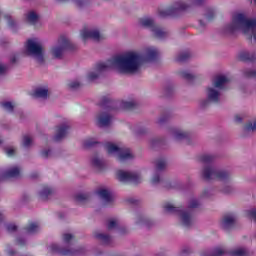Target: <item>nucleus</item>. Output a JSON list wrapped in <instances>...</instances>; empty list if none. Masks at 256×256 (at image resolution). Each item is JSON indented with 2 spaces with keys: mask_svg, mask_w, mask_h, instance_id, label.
<instances>
[{
  "mask_svg": "<svg viewBox=\"0 0 256 256\" xmlns=\"http://www.w3.org/2000/svg\"><path fill=\"white\" fill-rule=\"evenodd\" d=\"M215 18V10H208L203 20H199L200 27H207L209 21H213Z\"/></svg>",
  "mask_w": 256,
  "mask_h": 256,
  "instance_id": "nucleus-24",
  "label": "nucleus"
},
{
  "mask_svg": "<svg viewBox=\"0 0 256 256\" xmlns=\"http://www.w3.org/2000/svg\"><path fill=\"white\" fill-rule=\"evenodd\" d=\"M236 221L237 216H235V214H226L222 217L220 221V227L221 229H224V231H229V229L235 226Z\"/></svg>",
  "mask_w": 256,
  "mask_h": 256,
  "instance_id": "nucleus-15",
  "label": "nucleus"
},
{
  "mask_svg": "<svg viewBox=\"0 0 256 256\" xmlns=\"http://www.w3.org/2000/svg\"><path fill=\"white\" fill-rule=\"evenodd\" d=\"M116 177L118 181L121 183H134V185H139V183H143V176L141 172H129L125 170H118L116 172Z\"/></svg>",
  "mask_w": 256,
  "mask_h": 256,
  "instance_id": "nucleus-10",
  "label": "nucleus"
},
{
  "mask_svg": "<svg viewBox=\"0 0 256 256\" xmlns=\"http://www.w3.org/2000/svg\"><path fill=\"white\" fill-rule=\"evenodd\" d=\"M1 107L4 109V111H7V113H13V110L15 109V103L9 101L2 102Z\"/></svg>",
  "mask_w": 256,
  "mask_h": 256,
  "instance_id": "nucleus-31",
  "label": "nucleus"
},
{
  "mask_svg": "<svg viewBox=\"0 0 256 256\" xmlns=\"http://www.w3.org/2000/svg\"><path fill=\"white\" fill-rule=\"evenodd\" d=\"M5 219V214L3 212H0V223Z\"/></svg>",
  "mask_w": 256,
  "mask_h": 256,
  "instance_id": "nucleus-60",
  "label": "nucleus"
},
{
  "mask_svg": "<svg viewBox=\"0 0 256 256\" xmlns=\"http://www.w3.org/2000/svg\"><path fill=\"white\" fill-rule=\"evenodd\" d=\"M21 175V167L14 165L10 166L3 172L4 179H11L13 177H19Z\"/></svg>",
  "mask_w": 256,
  "mask_h": 256,
  "instance_id": "nucleus-20",
  "label": "nucleus"
},
{
  "mask_svg": "<svg viewBox=\"0 0 256 256\" xmlns=\"http://www.w3.org/2000/svg\"><path fill=\"white\" fill-rule=\"evenodd\" d=\"M92 166L101 171V169L105 168V160L99 158L98 156H94L92 158Z\"/></svg>",
  "mask_w": 256,
  "mask_h": 256,
  "instance_id": "nucleus-27",
  "label": "nucleus"
},
{
  "mask_svg": "<svg viewBox=\"0 0 256 256\" xmlns=\"http://www.w3.org/2000/svg\"><path fill=\"white\" fill-rule=\"evenodd\" d=\"M206 97L199 101V106L202 109L209 107L210 103H219L221 101V90L214 85L209 86L206 89Z\"/></svg>",
  "mask_w": 256,
  "mask_h": 256,
  "instance_id": "nucleus-9",
  "label": "nucleus"
},
{
  "mask_svg": "<svg viewBox=\"0 0 256 256\" xmlns=\"http://www.w3.org/2000/svg\"><path fill=\"white\" fill-rule=\"evenodd\" d=\"M163 209L165 213H177L179 221L183 227H191L195 222L193 214L190 211L183 210L181 207H177L171 202L164 203Z\"/></svg>",
  "mask_w": 256,
  "mask_h": 256,
  "instance_id": "nucleus-6",
  "label": "nucleus"
},
{
  "mask_svg": "<svg viewBox=\"0 0 256 256\" xmlns=\"http://www.w3.org/2000/svg\"><path fill=\"white\" fill-rule=\"evenodd\" d=\"M211 195H213V191L209 188L204 189L201 193L202 199H208Z\"/></svg>",
  "mask_w": 256,
  "mask_h": 256,
  "instance_id": "nucleus-46",
  "label": "nucleus"
},
{
  "mask_svg": "<svg viewBox=\"0 0 256 256\" xmlns=\"http://www.w3.org/2000/svg\"><path fill=\"white\" fill-rule=\"evenodd\" d=\"M105 149L108 155L115 157L120 161V163H124V161H131V159L135 157L129 148L119 146L111 142L105 144Z\"/></svg>",
  "mask_w": 256,
  "mask_h": 256,
  "instance_id": "nucleus-7",
  "label": "nucleus"
},
{
  "mask_svg": "<svg viewBox=\"0 0 256 256\" xmlns=\"http://www.w3.org/2000/svg\"><path fill=\"white\" fill-rule=\"evenodd\" d=\"M75 199H76V201H79V202L87 201V194H83V193L77 194L75 196Z\"/></svg>",
  "mask_w": 256,
  "mask_h": 256,
  "instance_id": "nucleus-48",
  "label": "nucleus"
},
{
  "mask_svg": "<svg viewBox=\"0 0 256 256\" xmlns=\"http://www.w3.org/2000/svg\"><path fill=\"white\" fill-rule=\"evenodd\" d=\"M202 163H213L215 161V155L213 154H204L201 156Z\"/></svg>",
  "mask_w": 256,
  "mask_h": 256,
  "instance_id": "nucleus-40",
  "label": "nucleus"
},
{
  "mask_svg": "<svg viewBox=\"0 0 256 256\" xmlns=\"http://www.w3.org/2000/svg\"><path fill=\"white\" fill-rule=\"evenodd\" d=\"M7 231H9L10 233L13 231H17V226L15 224H8L6 226Z\"/></svg>",
  "mask_w": 256,
  "mask_h": 256,
  "instance_id": "nucleus-53",
  "label": "nucleus"
},
{
  "mask_svg": "<svg viewBox=\"0 0 256 256\" xmlns=\"http://www.w3.org/2000/svg\"><path fill=\"white\" fill-rule=\"evenodd\" d=\"M147 224V219L143 216L138 217L136 220V225H146Z\"/></svg>",
  "mask_w": 256,
  "mask_h": 256,
  "instance_id": "nucleus-50",
  "label": "nucleus"
},
{
  "mask_svg": "<svg viewBox=\"0 0 256 256\" xmlns=\"http://www.w3.org/2000/svg\"><path fill=\"white\" fill-rule=\"evenodd\" d=\"M241 31L247 39H253L256 43V19H250L243 13H237L232 17V22L226 26L227 33Z\"/></svg>",
  "mask_w": 256,
  "mask_h": 256,
  "instance_id": "nucleus-2",
  "label": "nucleus"
},
{
  "mask_svg": "<svg viewBox=\"0 0 256 256\" xmlns=\"http://www.w3.org/2000/svg\"><path fill=\"white\" fill-rule=\"evenodd\" d=\"M0 145H3V139L0 138Z\"/></svg>",
  "mask_w": 256,
  "mask_h": 256,
  "instance_id": "nucleus-62",
  "label": "nucleus"
},
{
  "mask_svg": "<svg viewBox=\"0 0 256 256\" xmlns=\"http://www.w3.org/2000/svg\"><path fill=\"white\" fill-rule=\"evenodd\" d=\"M189 135H191L189 131L184 130L183 128L170 129V136L175 141H183L184 139H188Z\"/></svg>",
  "mask_w": 256,
  "mask_h": 256,
  "instance_id": "nucleus-18",
  "label": "nucleus"
},
{
  "mask_svg": "<svg viewBox=\"0 0 256 256\" xmlns=\"http://www.w3.org/2000/svg\"><path fill=\"white\" fill-rule=\"evenodd\" d=\"M53 195H57V188L49 185L42 186L38 191V196L42 201H47V199L53 197Z\"/></svg>",
  "mask_w": 256,
  "mask_h": 256,
  "instance_id": "nucleus-17",
  "label": "nucleus"
},
{
  "mask_svg": "<svg viewBox=\"0 0 256 256\" xmlns=\"http://www.w3.org/2000/svg\"><path fill=\"white\" fill-rule=\"evenodd\" d=\"M5 19L9 25V27H15V20L11 16L6 15Z\"/></svg>",
  "mask_w": 256,
  "mask_h": 256,
  "instance_id": "nucleus-49",
  "label": "nucleus"
},
{
  "mask_svg": "<svg viewBox=\"0 0 256 256\" xmlns=\"http://www.w3.org/2000/svg\"><path fill=\"white\" fill-rule=\"evenodd\" d=\"M156 57H159V50L153 46L144 48L142 52L128 51L97 63L87 77L89 81H95L109 69H113L116 73L122 75H137V73H141L143 63L155 61Z\"/></svg>",
  "mask_w": 256,
  "mask_h": 256,
  "instance_id": "nucleus-1",
  "label": "nucleus"
},
{
  "mask_svg": "<svg viewBox=\"0 0 256 256\" xmlns=\"http://www.w3.org/2000/svg\"><path fill=\"white\" fill-rule=\"evenodd\" d=\"M74 3H75V5H77L78 7H83L84 1H83V0H75Z\"/></svg>",
  "mask_w": 256,
  "mask_h": 256,
  "instance_id": "nucleus-59",
  "label": "nucleus"
},
{
  "mask_svg": "<svg viewBox=\"0 0 256 256\" xmlns=\"http://www.w3.org/2000/svg\"><path fill=\"white\" fill-rule=\"evenodd\" d=\"M161 183V175H159L157 172H155L151 178H150V185L153 187L159 185Z\"/></svg>",
  "mask_w": 256,
  "mask_h": 256,
  "instance_id": "nucleus-36",
  "label": "nucleus"
},
{
  "mask_svg": "<svg viewBox=\"0 0 256 256\" xmlns=\"http://www.w3.org/2000/svg\"><path fill=\"white\" fill-rule=\"evenodd\" d=\"M221 255H225V249L223 248L214 249L212 254L209 252H204L201 254V256H221Z\"/></svg>",
  "mask_w": 256,
  "mask_h": 256,
  "instance_id": "nucleus-34",
  "label": "nucleus"
},
{
  "mask_svg": "<svg viewBox=\"0 0 256 256\" xmlns=\"http://www.w3.org/2000/svg\"><path fill=\"white\" fill-rule=\"evenodd\" d=\"M244 131L245 133H256V119L249 121L244 126Z\"/></svg>",
  "mask_w": 256,
  "mask_h": 256,
  "instance_id": "nucleus-28",
  "label": "nucleus"
},
{
  "mask_svg": "<svg viewBox=\"0 0 256 256\" xmlns=\"http://www.w3.org/2000/svg\"><path fill=\"white\" fill-rule=\"evenodd\" d=\"M179 75L186 81H193L195 79V75H193V73H191L189 70H181Z\"/></svg>",
  "mask_w": 256,
  "mask_h": 256,
  "instance_id": "nucleus-29",
  "label": "nucleus"
},
{
  "mask_svg": "<svg viewBox=\"0 0 256 256\" xmlns=\"http://www.w3.org/2000/svg\"><path fill=\"white\" fill-rule=\"evenodd\" d=\"M95 123L98 127H109L113 123V115L109 110H103L96 114Z\"/></svg>",
  "mask_w": 256,
  "mask_h": 256,
  "instance_id": "nucleus-12",
  "label": "nucleus"
},
{
  "mask_svg": "<svg viewBox=\"0 0 256 256\" xmlns=\"http://www.w3.org/2000/svg\"><path fill=\"white\" fill-rule=\"evenodd\" d=\"M229 81H231V77H229V75L219 74L212 79V85L222 91V89H225V85H227Z\"/></svg>",
  "mask_w": 256,
  "mask_h": 256,
  "instance_id": "nucleus-16",
  "label": "nucleus"
},
{
  "mask_svg": "<svg viewBox=\"0 0 256 256\" xmlns=\"http://www.w3.org/2000/svg\"><path fill=\"white\" fill-rule=\"evenodd\" d=\"M41 157L43 159H49L53 157V151L51 149H44L41 151Z\"/></svg>",
  "mask_w": 256,
  "mask_h": 256,
  "instance_id": "nucleus-45",
  "label": "nucleus"
},
{
  "mask_svg": "<svg viewBox=\"0 0 256 256\" xmlns=\"http://www.w3.org/2000/svg\"><path fill=\"white\" fill-rule=\"evenodd\" d=\"M254 3L256 4V0H254Z\"/></svg>",
  "mask_w": 256,
  "mask_h": 256,
  "instance_id": "nucleus-63",
  "label": "nucleus"
},
{
  "mask_svg": "<svg viewBox=\"0 0 256 256\" xmlns=\"http://www.w3.org/2000/svg\"><path fill=\"white\" fill-rule=\"evenodd\" d=\"M25 233H28L29 235H34V233H39L41 231V226L37 223H30L25 227Z\"/></svg>",
  "mask_w": 256,
  "mask_h": 256,
  "instance_id": "nucleus-26",
  "label": "nucleus"
},
{
  "mask_svg": "<svg viewBox=\"0 0 256 256\" xmlns=\"http://www.w3.org/2000/svg\"><path fill=\"white\" fill-rule=\"evenodd\" d=\"M51 248H52V251H55L56 253H60V255H77V253H83V249H78L74 251L64 250L58 244H52Z\"/></svg>",
  "mask_w": 256,
  "mask_h": 256,
  "instance_id": "nucleus-22",
  "label": "nucleus"
},
{
  "mask_svg": "<svg viewBox=\"0 0 256 256\" xmlns=\"http://www.w3.org/2000/svg\"><path fill=\"white\" fill-rule=\"evenodd\" d=\"M33 145V138L29 135H25L22 138V147H25L28 149V147H31Z\"/></svg>",
  "mask_w": 256,
  "mask_h": 256,
  "instance_id": "nucleus-35",
  "label": "nucleus"
},
{
  "mask_svg": "<svg viewBox=\"0 0 256 256\" xmlns=\"http://www.w3.org/2000/svg\"><path fill=\"white\" fill-rule=\"evenodd\" d=\"M68 87H70V89H77V87H79V82L78 81H72L68 84Z\"/></svg>",
  "mask_w": 256,
  "mask_h": 256,
  "instance_id": "nucleus-54",
  "label": "nucleus"
},
{
  "mask_svg": "<svg viewBox=\"0 0 256 256\" xmlns=\"http://www.w3.org/2000/svg\"><path fill=\"white\" fill-rule=\"evenodd\" d=\"M34 97H36L37 99H47V97H49V87H37L34 91Z\"/></svg>",
  "mask_w": 256,
  "mask_h": 256,
  "instance_id": "nucleus-23",
  "label": "nucleus"
},
{
  "mask_svg": "<svg viewBox=\"0 0 256 256\" xmlns=\"http://www.w3.org/2000/svg\"><path fill=\"white\" fill-rule=\"evenodd\" d=\"M14 253H15V251H13V250L8 251V255H13Z\"/></svg>",
  "mask_w": 256,
  "mask_h": 256,
  "instance_id": "nucleus-61",
  "label": "nucleus"
},
{
  "mask_svg": "<svg viewBox=\"0 0 256 256\" xmlns=\"http://www.w3.org/2000/svg\"><path fill=\"white\" fill-rule=\"evenodd\" d=\"M235 123H242L243 122V116L240 114L235 115L234 117Z\"/></svg>",
  "mask_w": 256,
  "mask_h": 256,
  "instance_id": "nucleus-57",
  "label": "nucleus"
},
{
  "mask_svg": "<svg viewBox=\"0 0 256 256\" xmlns=\"http://www.w3.org/2000/svg\"><path fill=\"white\" fill-rule=\"evenodd\" d=\"M97 141L94 138H87L83 140L82 145L85 147V149H89V147H93Z\"/></svg>",
  "mask_w": 256,
  "mask_h": 256,
  "instance_id": "nucleus-41",
  "label": "nucleus"
},
{
  "mask_svg": "<svg viewBox=\"0 0 256 256\" xmlns=\"http://www.w3.org/2000/svg\"><path fill=\"white\" fill-rule=\"evenodd\" d=\"M97 195L106 204L113 202V193H111V190H109L108 188L98 189Z\"/></svg>",
  "mask_w": 256,
  "mask_h": 256,
  "instance_id": "nucleus-19",
  "label": "nucleus"
},
{
  "mask_svg": "<svg viewBox=\"0 0 256 256\" xmlns=\"http://www.w3.org/2000/svg\"><path fill=\"white\" fill-rule=\"evenodd\" d=\"M80 37L84 41H87V39H93V41H101L102 39H105V36H103L97 28H84L80 32Z\"/></svg>",
  "mask_w": 256,
  "mask_h": 256,
  "instance_id": "nucleus-13",
  "label": "nucleus"
},
{
  "mask_svg": "<svg viewBox=\"0 0 256 256\" xmlns=\"http://www.w3.org/2000/svg\"><path fill=\"white\" fill-rule=\"evenodd\" d=\"M107 229L109 231H115V229H119V220H117V219L108 220Z\"/></svg>",
  "mask_w": 256,
  "mask_h": 256,
  "instance_id": "nucleus-32",
  "label": "nucleus"
},
{
  "mask_svg": "<svg viewBox=\"0 0 256 256\" xmlns=\"http://www.w3.org/2000/svg\"><path fill=\"white\" fill-rule=\"evenodd\" d=\"M68 47L69 39H67L65 36H61L50 48V55L53 57V59H61L63 57V53H65V49H68Z\"/></svg>",
  "mask_w": 256,
  "mask_h": 256,
  "instance_id": "nucleus-11",
  "label": "nucleus"
},
{
  "mask_svg": "<svg viewBox=\"0 0 256 256\" xmlns=\"http://www.w3.org/2000/svg\"><path fill=\"white\" fill-rule=\"evenodd\" d=\"M26 21L30 25H35V23H37V21H39V14H37V12H35L33 10L29 11L26 14Z\"/></svg>",
  "mask_w": 256,
  "mask_h": 256,
  "instance_id": "nucleus-25",
  "label": "nucleus"
},
{
  "mask_svg": "<svg viewBox=\"0 0 256 256\" xmlns=\"http://www.w3.org/2000/svg\"><path fill=\"white\" fill-rule=\"evenodd\" d=\"M27 243V241L23 238H17L16 240V244L19 245V247H23V245H25Z\"/></svg>",
  "mask_w": 256,
  "mask_h": 256,
  "instance_id": "nucleus-55",
  "label": "nucleus"
},
{
  "mask_svg": "<svg viewBox=\"0 0 256 256\" xmlns=\"http://www.w3.org/2000/svg\"><path fill=\"white\" fill-rule=\"evenodd\" d=\"M122 107H124L125 109H129V107H133V104L130 102H123Z\"/></svg>",
  "mask_w": 256,
  "mask_h": 256,
  "instance_id": "nucleus-58",
  "label": "nucleus"
},
{
  "mask_svg": "<svg viewBox=\"0 0 256 256\" xmlns=\"http://www.w3.org/2000/svg\"><path fill=\"white\" fill-rule=\"evenodd\" d=\"M147 131H149L147 127H140V128H137L136 133L137 135H145Z\"/></svg>",
  "mask_w": 256,
  "mask_h": 256,
  "instance_id": "nucleus-51",
  "label": "nucleus"
},
{
  "mask_svg": "<svg viewBox=\"0 0 256 256\" xmlns=\"http://www.w3.org/2000/svg\"><path fill=\"white\" fill-rule=\"evenodd\" d=\"M155 167L157 171H163L167 167V160L165 158H159L155 161Z\"/></svg>",
  "mask_w": 256,
  "mask_h": 256,
  "instance_id": "nucleus-30",
  "label": "nucleus"
},
{
  "mask_svg": "<svg viewBox=\"0 0 256 256\" xmlns=\"http://www.w3.org/2000/svg\"><path fill=\"white\" fill-rule=\"evenodd\" d=\"M201 176L206 181H211V179H217L221 181L223 186L221 187V192L225 195H229V193L233 192V187L229 184L231 181V173L227 170H217L216 168L205 166L201 171Z\"/></svg>",
  "mask_w": 256,
  "mask_h": 256,
  "instance_id": "nucleus-3",
  "label": "nucleus"
},
{
  "mask_svg": "<svg viewBox=\"0 0 256 256\" xmlns=\"http://www.w3.org/2000/svg\"><path fill=\"white\" fill-rule=\"evenodd\" d=\"M189 57H191V53H189V52H181V53H179L176 56V61L181 63L183 61H187V59H189Z\"/></svg>",
  "mask_w": 256,
  "mask_h": 256,
  "instance_id": "nucleus-37",
  "label": "nucleus"
},
{
  "mask_svg": "<svg viewBox=\"0 0 256 256\" xmlns=\"http://www.w3.org/2000/svg\"><path fill=\"white\" fill-rule=\"evenodd\" d=\"M96 239L101 241L104 244L111 243V236L103 233H96L95 234Z\"/></svg>",
  "mask_w": 256,
  "mask_h": 256,
  "instance_id": "nucleus-33",
  "label": "nucleus"
},
{
  "mask_svg": "<svg viewBox=\"0 0 256 256\" xmlns=\"http://www.w3.org/2000/svg\"><path fill=\"white\" fill-rule=\"evenodd\" d=\"M25 51L30 57H33L35 61L43 64L45 63V49L43 48V42L39 38H31L27 40L25 44Z\"/></svg>",
  "mask_w": 256,
  "mask_h": 256,
  "instance_id": "nucleus-4",
  "label": "nucleus"
},
{
  "mask_svg": "<svg viewBox=\"0 0 256 256\" xmlns=\"http://www.w3.org/2000/svg\"><path fill=\"white\" fill-rule=\"evenodd\" d=\"M73 239H75V237L69 233H65L62 236V241L65 245H69V243H72Z\"/></svg>",
  "mask_w": 256,
  "mask_h": 256,
  "instance_id": "nucleus-43",
  "label": "nucleus"
},
{
  "mask_svg": "<svg viewBox=\"0 0 256 256\" xmlns=\"http://www.w3.org/2000/svg\"><path fill=\"white\" fill-rule=\"evenodd\" d=\"M7 73V66L0 63V76L5 75Z\"/></svg>",
  "mask_w": 256,
  "mask_h": 256,
  "instance_id": "nucleus-56",
  "label": "nucleus"
},
{
  "mask_svg": "<svg viewBox=\"0 0 256 256\" xmlns=\"http://www.w3.org/2000/svg\"><path fill=\"white\" fill-rule=\"evenodd\" d=\"M248 217H250V219H254V221H256V209L249 210Z\"/></svg>",
  "mask_w": 256,
  "mask_h": 256,
  "instance_id": "nucleus-52",
  "label": "nucleus"
},
{
  "mask_svg": "<svg viewBox=\"0 0 256 256\" xmlns=\"http://www.w3.org/2000/svg\"><path fill=\"white\" fill-rule=\"evenodd\" d=\"M140 27H145V29H149L151 33L156 37V39H165L166 37H169V32L155 24V20L149 17L140 18L138 21Z\"/></svg>",
  "mask_w": 256,
  "mask_h": 256,
  "instance_id": "nucleus-8",
  "label": "nucleus"
},
{
  "mask_svg": "<svg viewBox=\"0 0 256 256\" xmlns=\"http://www.w3.org/2000/svg\"><path fill=\"white\" fill-rule=\"evenodd\" d=\"M70 129L71 125H69L67 121L58 124L55 128L54 141H62V139H65V137L69 135Z\"/></svg>",
  "mask_w": 256,
  "mask_h": 256,
  "instance_id": "nucleus-14",
  "label": "nucleus"
},
{
  "mask_svg": "<svg viewBox=\"0 0 256 256\" xmlns=\"http://www.w3.org/2000/svg\"><path fill=\"white\" fill-rule=\"evenodd\" d=\"M5 154L7 155V157H15V155L17 154V148L13 147V146H8L4 149Z\"/></svg>",
  "mask_w": 256,
  "mask_h": 256,
  "instance_id": "nucleus-39",
  "label": "nucleus"
},
{
  "mask_svg": "<svg viewBox=\"0 0 256 256\" xmlns=\"http://www.w3.org/2000/svg\"><path fill=\"white\" fill-rule=\"evenodd\" d=\"M237 58L239 61H256V53L247 50L238 52Z\"/></svg>",
  "mask_w": 256,
  "mask_h": 256,
  "instance_id": "nucleus-21",
  "label": "nucleus"
},
{
  "mask_svg": "<svg viewBox=\"0 0 256 256\" xmlns=\"http://www.w3.org/2000/svg\"><path fill=\"white\" fill-rule=\"evenodd\" d=\"M199 205H201V202H199V200H197L195 198L190 199L188 202L189 209H197V207H199Z\"/></svg>",
  "mask_w": 256,
  "mask_h": 256,
  "instance_id": "nucleus-44",
  "label": "nucleus"
},
{
  "mask_svg": "<svg viewBox=\"0 0 256 256\" xmlns=\"http://www.w3.org/2000/svg\"><path fill=\"white\" fill-rule=\"evenodd\" d=\"M231 256H245L247 255V251L245 248H236L232 252H230Z\"/></svg>",
  "mask_w": 256,
  "mask_h": 256,
  "instance_id": "nucleus-42",
  "label": "nucleus"
},
{
  "mask_svg": "<svg viewBox=\"0 0 256 256\" xmlns=\"http://www.w3.org/2000/svg\"><path fill=\"white\" fill-rule=\"evenodd\" d=\"M169 121V116L167 115H162L158 118L157 120V124L158 125H165V123H167Z\"/></svg>",
  "mask_w": 256,
  "mask_h": 256,
  "instance_id": "nucleus-47",
  "label": "nucleus"
},
{
  "mask_svg": "<svg viewBox=\"0 0 256 256\" xmlns=\"http://www.w3.org/2000/svg\"><path fill=\"white\" fill-rule=\"evenodd\" d=\"M205 3V0H187L177 1L166 9L160 10V17H167L168 15H174L177 11H187L190 7H199Z\"/></svg>",
  "mask_w": 256,
  "mask_h": 256,
  "instance_id": "nucleus-5",
  "label": "nucleus"
},
{
  "mask_svg": "<svg viewBox=\"0 0 256 256\" xmlns=\"http://www.w3.org/2000/svg\"><path fill=\"white\" fill-rule=\"evenodd\" d=\"M243 75L249 79H256V69H245L243 70Z\"/></svg>",
  "mask_w": 256,
  "mask_h": 256,
  "instance_id": "nucleus-38",
  "label": "nucleus"
}]
</instances>
